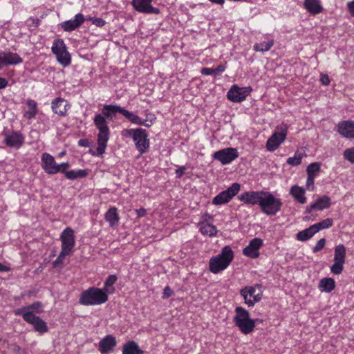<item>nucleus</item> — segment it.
<instances>
[{
    "label": "nucleus",
    "instance_id": "1",
    "mask_svg": "<svg viewBox=\"0 0 354 354\" xmlns=\"http://www.w3.org/2000/svg\"><path fill=\"white\" fill-rule=\"evenodd\" d=\"M123 108L118 104H105L103 106L102 113L96 114L93 118V123L98 130L97 147L95 151L91 150L93 156H102L107 147L110 137V130L108 120H113L118 113L122 114Z\"/></svg>",
    "mask_w": 354,
    "mask_h": 354
},
{
    "label": "nucleus",
    "instance_id": "63",
    "mask_svg": "<svg viewBox=\"0 0 354 354\" xmlns=\"http://www.w3.org/2000/svg\"><path fill=\"white\" fill-rule=\"evenodd\" d=\"M151 124V122H150L149 123V122H147V121H144V124H142V125H144L147 127H149Z\"/></svg>",
    "mask_w": 354,
    "mask_h": 354
},
{
    "label": "nucleus",
    "instance_id": "10",
    "mask_svg": "<svg viewBox=\"0 0 354 354\" xmlns=\"http://www.w3.org/2000/svg\"><path fill=\"white\" fill-rule=\"evenodd\" d=\"M241 189L240 184L234 183L226 190L221 192L216 195L212 200V204L215 205H220L225 204L231 201Z\"/></svg>",
    "mask_w": 354,
    "mask_h": 354
},
{
    "label": "nucleus",
    "instance_id": "25",
    "mask_svg": "<svg viewBox=\"0 0 354 354\" xmlns=\"http://www.w3.org/2000/svg\"><path fill=\"white\" fill-rule=\"evenodd\" d=\"M84 21V15L81 13H78L75 16L74 19L63 22L62 28L64 31H72L80 27Z\"/></svg>",
    "mask_w": 354,
    "mask_h": 354
},
{
    "label": "nucleus",
    "instance_id": "58",
    "mask_svg": "<svg viewBox=\"0 0 354 354\" xmlns=\"http://www.w3.org/2000/svg\"><path fill=\"white\" fill-rule=\"evenodd\" d=\"M321 81L323 84L328 85L330 83V80L328 75H322L321 78Z\"/></svg>",
    "mask_w": 354,
    "mask_h": 354
},
{
    "label": "nucleus",
    "instance_id": "33",
    "mask_svg": "<svg viewBox=\"0 0 354 354\" xmlns=\"http://www.w3.org/2000/svg\"><path fill=\"white\" fill-rule=\"evenodd\" d=\"M26 105L28 110L24 113V116L28 120L35 118L38 111L37 102L32 99H28L26 101Z\"/></svg>",
    "mask_w": 354,
    "mask_h": 354
},
{
    "label": "nucleus",
    "instance_id": "6",
    "mask_svg": "<svg viewBox=\"0 0 354 354\" xmlns=\"http://www.w3.org/2000/svg\"><path fill=\"white\" fill-rule=\"evenodd\" d=\"M259 207L264 214L275 215L281 210L282 201L280 198H276L272 193L265 192Z\"/></svg>",
    "mask_w": 354,
    "mask_h": 354
},
{
    "label": "nucleus",
    "instance_id": "24",
    "mask_svg": "<svg viewBox=\"0 0 354 354\" xmlns=\"http://www.w3.org/2000/svg\"><path fill=\"white\" fill-rule=\"evenodd\" d=\"M337 132L346 138H354V121L345 120L338 123Z\"/></svg>",
    "mask_w": 354,
    "mask_h": 354
},
{
    "label": "nucleus",
    "instance_id": "17",
    "mask_svg": "<svg viewBox=\"0 0 354 354\" xmlns=\"http://www.w3.org/2000/svg\"><path fill=\"white\" fill-rule=\"evenodd\" d=\"M41 167L48 174H55L59 172L58 165L56 164L53 156L48 153L41 155Z\"/></svg>",
    "mask_w": 354,
    "mask_h": 354
},
{
    "label": "nucleus",
    "instance_id": "41",
    "mask_svg": "<svg viewBox=\"0 0 354 354\" xmlns=\"http://www.w3.org/2000/svg\"><path fill=\"white\" fill-rule=\"evenodd\" d=\"M321 163L318 162L310 164L306 169L307 175L309 176H315L320 171Z\"/></svg>",
    "mask_w": 354,
    "mask_h": 354
},
{
    "label": "nucleus",
    "instance_id": "3",
    "mask_svg": "<svg viewBox=\"0 0 354 354\" xmlns=\"http://www.w3.org/2000/svg\"><path fill=\"white\" fill-rule=\"evenodd\" d=\"M60 241L61 252L53 263L54 267L62 264L66 257L73 253L75 245L74 230L70 227L65 228L60 235Z\"/></svg>",
    "mask_w": 354,
    "mask_h": 354
},
{
    "label": "nucleus",
    "instance_id": "35",
    "mask_svg": "<svg viewBox=\"0 0 354 354\" xmlns=\"http://www.w3.org/2000/svg\"><path fill=\"white\" fill-rule=\"evenodd\" d=\"M122 115L133 124L137 125L144 124V120L142 118H140L138 115L124 108L122 109Z\"/></svg>",
    "mask_w": 354,
    "mask_h": 354
},
{
    "label": "nucleus",
    "instance_id": "30",
    "mask_svg": "<svg viewBox=\"0 0 354 354\" xmlns=\"http://www.w3.org/2000/svg\"><path fill=\"white\" fill-rule=\"evenodd\" d=\"M331 204V200L329 196L324 195L318 198L315 203H313V207H315V210L322 211L324 209H327Z\"/></svg>",
    "mask_w": 354,
    "mask_h": 354
},
{
    "label": "nucleus",
    "instance_id": "36",
    "mask_svg": "<svg viewBox=\"0 0 354 354\" xmlns=\"http://www.w3.org/2000/svg\"><path fill=\"white\" fill-rule=\"evenodd\" d=\"M346 258V248L344 245L339 244L335 248L334 261L339 263H345Z\"/></svg>",
    "mask_w": 354,
    "mask_h": 354
},
{
    "label": "nucleus",
    "instance_id": "26",
    "mask_svg": "<svg viewBox=\"0 0 354 354\" xmlns=\"http://www.w3.org/2000/svg\"><path fill=\"white\" fill-rule=\"evenodd\" d=\"M304 8L313 15H317L323 12L324 8L320 0H304Z\"/></svg>",
    "mask_w": 354,
    "mask_h": 354
},
{
    "label": "nucleus",
    "instance_id": "47",
    "mask_svg": "<svg viewBox=\"0 0 354 354\" xmlns=\"http://www.w3.org/2000/svg\"><path fill=\"white\" fill-rule=\"evenodd\" d=\"M315 177L313 176H307L306 187V189L309 191H313L315 189Z\"/></svg>",
    "mask_w": 354,
    "mask_h": 354
},
{
    "label": "nucleus",
    "instance_id": "27",
    "mask_svg": "<svg viewBox=\"0 0 354 354\" xmlns=\"http://www.w3.org/2000/svg\"><path fill=\"white\" fill-rule=\"evenodd\" d=\"M306 189L299 185H293L290 189V194L300 204L306 203V197L305 196Z\"/></svg>",
    "mask_w": 354,
    "mask_h": 354
},
{
    "label": "nucleus",
    "instance_id": "16",
    "mask_svg": "<svg viewBox=\"0 0 354 354\" xmlns=\"http://www.w3.org/2000/svg\"><path fill=\"white\" fill-rule=\"evenodd\" d=\"M3 142L9 147L19 149L24 142V136L19 131L8 132L4 134Z\"/></svg>",
    "mask_w": 354,
    "mask_h": 354
},
{
    "label": "nucleus",
    "instance_id": "2",
    "mask_svg": "<svg viewBox=\"0 0 354 354\" xmlns=\"http://www.w3.org/2000/svg\"><path fill=\"white\" fill-rule=\"evenodd\" d=\"M234 257V252L230 245L223 247L221 253L210 258L209 270L213 274L225 270L233 261Z\"/></svg>",
    "mask_w": 354,
    "mask_h": 354
},
{
    "label": "nucleus",
    "instance_id": "61",
    "mask_svg": "<svg viewBox=\"0 0 354 354\" xmlns=\"http://www.w3.org/2000/svg\"><path fill=\"white\" fill-rule=\"evenodd\" d=\"M5 66L4 61L3 59V55L2 52H0V70L3 68V66Z\"/></svg>",
    "mask_w": 354,
    "mask_h": 354
},
{
    "label": "nucleus",
    "instance_id": "43",
    "mask_svg": "<svg viewBox=\"0 0 354 354\" xmlns=\"http://www.w3.org/2000/svg\"><path fill=\"white\" fill-rule=\"evenodd\" d=\"M344 158L352 164H354V148H348L343 153Z\"/></svg>",
    "mask_w": 354,
    "mask_h": 354
},
{
    "label": "nucleus",
    "instance_id": "56",
    "mask_svg": "<svg viewBox=\"0 0 354 354\" xmlns=\"http://www.w3.org/2000/svg\"><path fill=\"white\" fill-rule=\"evenodd\" d=\"M58 167L59 168V172L62 173V169L67 171L66 169L69 167V163L68 162H63L60 165H58Z\"/></svg>",
    "mask_w": 354,
    "mask_h": 354
},
{
    "label": "nucleus",
    "instance_id": "13",
    "mask_svg": "<svg viewBox=\"0 0 354 354\" xmlns=\"http://www.w3.org/2000/svg\"><path fill=\"white\" fill-rule=\"evenodd\" d=\"M252 91L250 87L240 88L234 85L227 92V98L234 102H241L245 100L250 92Z\"/></svg>",
    "mask_w": 354,
    "mask_h": 354
},
{
    "label": "nucleus",
    "instance_id": "22",
    "mask_svg": "<svg viewBox=\"0 0 354 354\" xmlns=\"http://www.w3.org/2000/svg\"><path fill=\"white\" fill-rule=\"evenodd\" d=\"M43 312V305L40 301H35L31 305L15 309L14 313L15 315H21L24 319V315L26 313L35 315V313H41Z\"/></svg>",
    "mask_w": 354,
    "mask_h": 354
},
{
    "label": "nucleus",
    "instance_id": "39",
    "mask_svg": "<svg viewBox=\"0 0 354 354\" xmlns=\"http://www.w3.org/2000/svg\"><path fill=\"white\" fill-rule=\"evenodd\" d=\"M118 277L115 274L109 275L104 282L103 290L106 292V294L113 293L115 288L113 287V284L116 282Z\"/></svg>",
    "mask_w": 354,
    "mask_h": 354
},
{
    "label": "nucleus",
    "instance_id": "45",
    "mask_svg": "<svg viewBox=\"0 0 354 354\" xmlns=\"http://www.w3.org/2000/svg\"><path fill=\"white\" fill-rule=\"evenodd\" d=\"M138 128L137 129H126L122 131L121 134L125 138H132L133 140L136 133L138 132Z\"/></svg>",
    "mask_w": 354,
    "mask_h": 354
},
{
    "label": "nucleus",
    "instance_id": "14",
    "mask_svg": "<svg viewBox=\"0 0 354 354\" xmlns=\"http://www.w3.org/2000/svg\"><path fill=\"white\" fill-rule=\"evenodd\" d=\"M264 191H248L241 194L238 198L240 201L252 205H260Z\"/></svg>",
    "mask_w": 354,
    "mask_h": 354
},
{
    "label": "nucleus",
    "instance_id": "5",
    "mask_svg": "<svg viewBox=\"0 0 354 354\" xmlns=\"http://www.w3.org/2000/svg\"><path fill=\"white\" fill-rule=\"evenodd\" d=\"M233 320L235 325L243 334L250 333L255 327V322L250 318L248 310L241 306L235 308V315Z\"/></svg>",
    "mask_w": 354,
    "mask_h": 354
},
{
    "label": "nucleus",
    "instance_id": "50",
    "mask_svg": "<svg viewBox=\"0 0 354 354\" xmlns=\"http://www.w3.org/2000/svg\"><path fill=\"white\" fill-rule=\"evenodd\" d=\"M201 73L204 75H211L214 74V68L205 67L201 69Z\"/></svg>",
    "mask_w": 354,
    "mask_h": 354
},
{
    "label": "nucleus",
    "instance_id": "60",
    "mask_svg": "<svg viewBox=\"0 0 354 354\" xmlns=\"http://www.w3.org/2000/svg\"><path fill=\"white\" fill-rule=\"evenodd\" d=\"M10 270V268L0 263V272H8Z\"/></svg>",
    "mask_w": 354,
    "mask_h": 354
},
{
    "label": "nucleus",
    "instance_id": "4",
    "mask_svg": "<svg viewBox=\"0 0 354 354\" xmlns=\"http://www.w3.org/2000/svg\"><path fill=\"white\" fill-rule=\"evenodd\" d=\"M108 298L106 292L103 289L91 287L82 292L79 303L83 306H96L104 304Z\"/></svg>",
    "mask_w": 354,
    "mask_h": 354
},
{
    "label": "nucleus",
    "instance_id": "54",
    "mask_svg": "<svg viewBox=\"0 0 354 354\" xmlns=\"http://www.w3.org/2000/svg\"><path fill=\"white\" fill-rule=\"evenodd\" d=\"M8 82L6 78L0 77V89H3L8 86Z\"/></svg>",
    "mask_w": 354,
    "mask_h": 354
},
{
    "label": "nucleus",
    "instance_id": "31",
    "mask_svg": "<svg viewBox=\"0 0 354 354\" xmlns=\"http://www.w3.org/2000/svg\"><path fill=\"white\" fill-rule=\"evenodd\" d=\"M105 220L109 223L111 227H115L118 225L119 216L115 207H111L106 212Z\"/></svg>",
    "mask_w": 354,
    "mask_h": 354
},
{
    "label": "nucleus",
    "instance_id": "64",
    "mask_svg": "<svg viewBox=\"0 0 354 354\" xmlns=\"http://www.w3.org/2000/svg\"><path fill=\"white\" fill-rule=\"evenodd\" d=\"M64 154H65V151H62V152H60V153H59V156H64Z\"/></svg>",
    "mask_w": 354,
    "mask_h": 354
},
{
    "label": "nucleus",
    "instance_id": "23",
    "mask_svg": "<svg viewBox=\"0 0 354 354\" xmlns=\"http://www.w3.org/2000/svg\"><path fill=\"white\" fill-rule=\"evenodd\" d=\"M52 111L54 113L59 115V116H65L67 114V111L70 108L68 102L61 97H57L52 101Z\"/></svg>",
    "mask_w": 354,
    "mask_h": 354
},
{
    "label": "nucleus",
    "instance_id": "32",
    "mask_svg": "<svg viewBox=\"0 0 354 354\" xmlns=\"http://www.w3.org/2000/svg\"><path fill=\"white\" fill-rule=\"evenodd\" d=\"M319 289L321 292H330L335 287V282L332 278H324L320 280Z\"/></svg>",
    "mask_w": 354,
    "mask_h": 354
},
{
    "label": "nucleus",
    "instance_id": "15",
    "mask_svg": "<svg viewBox=\"0 0 354 354\" xmlns=\"http://www.w3.org/2000/svg\"><path fill=\"white\" fill-rule=\"evenodd\" d=\"M209 220H212V216L209 214L206 213L202 216V219L198 223L199 231L203 235L215 236L218 230L215 225L209 223Z\"/></svg>",
    "mask_w": 354,
    "mask_h": 354
},
{
    "label": "nucleus",
    "instance_id": "48",
    "mask_svg": "<svg viewBox=\"0 0 354 354\" xmlns=\"http://www.w3.org/2000/svg\"><path fill=\"white\" fill-rule=\"evenodd\" d=\"M91 21L92 24L97 27H102L105 25V21L102 18H93Z\"/></svg>",
    "mask_w": 354,
    "mask_h": 354
},
{
    "label": "nucleus",
    "instance_id": "28",
    "mask_svg": "<svg viewBox=\"0 0 354 354\" xmlns=\"http://www.w3.org/2000/svg\"><path fill=\"white\" fill-rule=\"evenodd\" d=\"M5 66L17 65L23 62L22 58L15 53L1 51Z\"/></svg>",
    "mask_w": 354,
    "mask_h": 354
},
{
    "label": "nucleus",
    "instance_id": "29",
    "mask_svg": "<svg viewBox=\"0 0 354 354\" xmlns=\"http://www.w3.org/2000/svg\"><path fill=\"white\" fill-rule=\"evenodd\" d=\"M122 353V354H143L144 351L140 348L135 341L131 340L123 345Z\"/></svg>",
    "mask_w": 354,
    "mask_h": 354
},
{
    "label": "nucleus",
    "instance_id": "44",
    "mask_svg": "<svg viewBox=\"0 0 354 354\" xmlns=\"http://www.w3.org/2000/svg\"><path fill=\"white\" fill-rule=\"evenodd\" d=\"M344 264L343 263L335 261L333 265L330 267V271L335 274H339L343 270Z\"/></svg>",
    "mask_w": 354,
    "mask_h": 354
},
{
    "label": "nucleus",
    "instance_id": "52",
    "mask_svg": "<svg viewBox=\"0 0 354 354\" xmlns=\"http://www.w3.org/2000/svg\"><path fill=\"white\" fill-rule=\"evenodd\" d=\"M186 169L187 168L184 166L180 167L178 169L176 170V176L178 178H180L181 176H183V174H185Z\"/></svg>",
    "mask_w": 354,
    "mask_h": 354
},
{
    "label": "nucleus",
    "instance_id": "42",
    "mask_svg": "<svg viewBox=\"0 0 354 354\" xmlns=\"http://www.w3.org/2000/svg\"><path fill=\"white\" fill-rule=\"evenodd\" d=\"M303 157L304 154L297 151L295 153L294 156L288 158L286 162L290 165L297 166L301 164Z\"/></svg>",
    "mask_w": 354,
    "mask_h": 354
},
{
    "label": "nucleus",
    "instance_id": "55",
    "mask_svg": "<svg viewBox=\"0 0 354 354\" xmlns=\"http://www.w3.org/2000/svg\"><path fill=\"white\" fill-rule=\"evenodd\" d=\"M78 145L81 147H86L89 146V142L86 139H80L78 141Z\"/></svg>",
    "mask_w": 354,
    "mask_h": 354
},
{
    "label": "nucleus",
    "instance_id": "9",
    "mask_svg": "<svg viewBox=\"0 0 354 354\" xmlns=\"http://www.w3.org/2000/svg\"><path fill=\"white\" fill-rule=\"evenodd\" d=\"M51 50L53 53L56 56L57 61L62 66H67L71 62V57L67 50L66 46L62 39H55L52 45Z\"/></svg>",
    "mask_w": 354,
    "mask_h": 354
},
{
    "label": "nucleus",
    "instance_id": "8",
    "mask_svg": "<svg viewBox=\"0 0 354 354\" xmlns=\"http://www.w3.org/2000/svg\"><path fill=\"white\" fill-rule=\"evenodd\" d=\"M288 134V126L281 124L277 126L275 131L266 142V149L268 151H275L286 139Z\"/></svg>",
    "mask_w": 354,
    "mask_h": 354
},
{
    "label": "nucleus",
    "instance_id": "46",
    "mask_svg": "<svg viewBox=\"0 0 354 354\" xmlns=\"http://www.w3.org/2000/svg\"><path fill=\"white\" fill-rule=\"evenodd\" d=\"M326 245V239L324 238L321 239L318 242L316 243L315 247L313 248V252L314 253L318 252L321 251Z\"/></svg>",
    "mask_w": 354,
    "mask_h": 354
},
{
    "label": "nucleus",
    "instance_id": "57",
    "mask_svg": "<svg viewBox=\"0 0 354 354\" xmlns=\"http://www.w3.org/2000/svg\"><path fill=\"white\" fill-rule=\"evenodd\" d=\"M136 211L137 215L139 217H142V216H145V214H146V209L144 208L138 209Z\"/></svg>",
    "mask_w": 354,
    "mask_h": 354
},
{
    "label": "nucleus",
    "instance_id": "11",
    "mask_svg": "<svg viewBox=\"0 0 354 354\" xmlns=\"http://www.w3.org/2000/svg\"><path fill=\"white\" fill-rule=\"evenodd\" d=\"M148 136L149 135L145 129L138 128V131L133 140L136 149L141 155L149 151L150 142Z\"/></svg>",
    "mask_w": 354,
    "mask_h": 354
},
{
    "label": "nucleus",
    "instance_id": "37",
    "mask_svg": "<svg viewBox=\"0 0 354 354\" xmlns=\"http://www.w3.org/2000/svg\"><path fill=\"white\" fill-rule=\"evenodd\" d=\"M315 234H316V232L311 225L308 228L298 232L297 234V239L299 241H305L313 237Z\"/></svg>",
    "mask_w": 354,
    "mask_h": 354
},
{
    "label": "nucleus",
    "instance_id": "19",
    "mask_svg": "<svg viewBox=\"0 0 354 354\" xmlns=\"http://www.w3.org/2000/svg\"><path fill=\"white\" fill-rule=\"evenodd\" d=\"M263 245V240L260 238L252 239L248 245L243 250V254L250 258L256 259L260 253L259 249Z\"/></svg>",
    "mask_w": 354,
    "mask_h": 354
},
{
    "label": "nucleus",
    "instance_id": "51",
    "mask_svg": "<svg viewBox=\"0 0 354 354\" xmlns=\"http://www.w3.org/2000/svg\"><path fill=\"white\" fill-rule=\"evenodd\" d=\"M346 6H347L349 13L352 16H354V0L348 2Z\"/></svg>",
    "mask_w": 354,
    "mask_h": 354
},
{
    "label": "nucleus",
    "instance_id": "20",
    "mask_svg": "<svg viewBox=\"0 0 354 354\" xmlns=\"http://www.w3.org/2000/svg\"><path fill=\"white\" fill-rule=\"evenodd\" d=\"M116 345V338L113 335H107L99 342L97 348L101 354H108L113 351Z\"/></svg>",
    "mask_w": 354,
    "mask_h": 354
},
{
    "label": "nucleus",
    "instance_id": "34",
    "mask_svg": "<svg viewBox=\"0 0 354 354\" xmlns=\"http://www.w3.org/2000/svg\"><path fill=\"white\" fill-rule=\"evenodd\" d=\"M62 173H64L65 174L66 178L69 180L82 178L88 175V171L85 169H77L71 171H65L64 169H62Z\"/></svg>",
    "mask_w": 354,
    "mask_h": 354
},
{
    "label": "nucleus",
    "instance_id": "18",
    "mask_svg": "<svg viewBox=\"0 0 354 354\" xmlns=\"http://www.w3.org/2000/svg\"><path fill=\"white\" fill-rule=\"evenodd\" d=\"M152 0H133L132 5L134 9L140 12L146 14L160 13L158 8L151 6Z\"/></svg>",
    "mask_w": 354,
    "mask_h": 354
},
{
    "label": "nucleus",
    "instance_id": "49",
    "mask_svg": "<svg viewBox=\"0 0 354 354\" xmlns=\"http://www.w3.org/2000/svg\"><path fill=\"white\" fill-rule=\"evenodd\" d=\"M174 292L173 290L170 288L169 286H166L165 287L164 290H163V293H162V298L163 299H166V298H168L169 297H171L172 295H173Z\"/></svg>",
    "mask_w": 354,
    "mask_h": 354
},
{
    "label": "nucleus",
    "instance_id": "12",
    "mask_svg": "<svg viewBox=\"0 0 354 354\" xmlns=\"http://www.w3.org/2000/svg\"><path fill=\"white\" fill-rule=\"evenodd\" d=\"M213 157L223 165H227L239 157V152L236 148L228 147L215 152Z\"/></svg>",
    "mask_w": 354,
    "mask_h": 354
},
{
    "label": "nucleus",
    "instance_id": "7",
    "mask_svg": "<svg viewBox=\"0 0 354 354\" xmlns=\"http://www.w3.org/2000/svg\"><path fill=\"white\" fill-rule=\"evenodd\" d=\"M240 295L244 299V303L248 307H252L262 299V287L259 284L245 286L240 290Z\"/></svg>",
    "mask_w": 354,
    "mask_h": 354
},
{
    "label": "nucleus",
    "instance_id": "53",
    "mask_svg": "<svg viewBox=\"0 0 354 354\" xmlns=\"http://www.w3.org/2000/svg\"><path fill=\"white\" fill-rule=\"evenodd\" d=\"M225 70V66L223 64L218 65L216 68H214V75L218 73H223Z\"/></svg>",
    "mask_w": 354,
    "mask_h": 354
},
{
    "label": "nucleus",
    "instance_id": "21",
    "mask_svg": "<svg viewBox=\"0 0 354 354\" xmlns=\"http://www.w3.org/2000/svg\"><path fill=\"white\" fill-rule=\"evenodd\" d=\"M24 320L32 325L37 332L44 333L48 331V328L46 323L35 315L26 313L24 315Z\"/></svg>",
    "mask_w": 354,
    "mask_h": 354
},
{
    "label": "nucleus",
    "instance_id": "59",
    "mask_svg": "<svg viewBox=\"0 0 354 354\" xmlns=\"http://www.w3.org/2000/svg\"><path fill=\"white\" fill-rule=\"evenodd\" d=\"M313 203L308 205L306 209V212L308 214L311 213L313 210H315V207H313Z\"/></svg>",
    "mask_w": 354,
    "mask_h": 354
},
{
    "label": "nucleus",
    "instance_id": "40",
    "mask_svg": "<svg viewBox=\"0 0 354 354\" xmlns=\"http://www.w3.org/2000/svg\"><path fill=\"white\" fill-rule=\"evenodd\" d=\"M333 224V221L330 218H326L319 223L313 225L315 231L318 232L319 230L330 227Z\"/></svg>",
    "mask_w": 354,
    "mask_h": 354
},
{
    "label": "nucleus",
    "instance_id": "38",
    "mask_svg": "<svg viewBox=\"0 0 354 354\" xmlns=\"http://www.w3.org/2000/svg\"><path fill=\"white\" fill-rule=\"evenodd\" d=\"M274 39H271L266 41H262L259 44H256L254 46V50L257 52H266L268 51L274 45Z\"/></svg>",
    "mask_w": 354,
    "mask_h": 354
},
{
    "label": "nucleus",
    "instance_id": "62",
    "mask_svg": "<svg viewBox=\"0 0 354 354\" xmlns=\"http://www.w3.org/2000/svg\"><path fill=\"white\" fill-rule=\"evenodd\" d=\"M212 3H217L218 5H223L225 3L224 0H209Z\"/></svg>",
    "mask_w": 354,
    "mask_h": 354
}]
</instances>
